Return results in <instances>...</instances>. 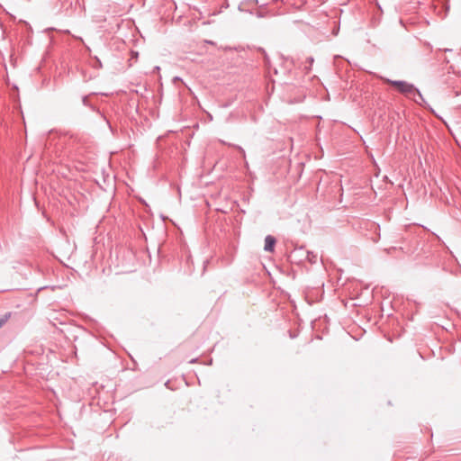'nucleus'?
Wrapping results in <instances>:
<instances>
[{
    "mask_svg": "<svg viewBox=\"0 0 461 461\" xmlns=\"http://www.w3.org/2000/svg\"><path fill=\"white\" fill-rule=\"evenodd\" d=\"M386 82L393 86L397 90L404 95L406 97L413 100L417 104H421L424 101L422 95L412 84L402 80L387 79Z\"/></svg>",
    "mask_w": 461,
    "mask_h": 461,
    "instance_id": "obj_1",
    "label": "nucleus"
},
{
    "mask_svg": "<svg viewBox=\"0 0 461 461\" xmlns=\"http://www.w3.org/2000/svg\"><path fill=\"white\" fill-rule=\"evenodd\" d=\"M276 242V240L275 237H273L271 235H267L265 239L264 249L267 252H273Z\"/></svg>",
    "mask_w": 461,
    "mask_h": 461,
    "instance_id": "obj_2",
    "label": "nucleus"
},
{
    "mask_svg": "<svg viewBox=\"0 0 461 461\" xmlns=\"http://www.w3.org/2000/svg\"><path fill=\"white\" fill-rule=\"evenodd\" d=\"M294 253H305V259H307L310 263H315L317 261V255L310 251H304L303 248L295 249Z\"/></svg>",
    "mask_w": 461,
    "mask_h": 461,
    "instance_id": "obj_3",
    "label": "nucleus"
},
{
    "mask_svg": "<svg viewBox=\"0 0 461 461\" xmlns=\"http://www.w3.org/2000/svg\"><path fill=\"white\" fill-rule=\"evenodd\" d=\"M235 147L237 148V149H238L240 153H242V155H243V156H245V151H244V149H243L240 146H235Z\"/></svg>",
    "mask_w": 461,
    "mask_h": 461,
    "instance_id": "obj_4",
    "label": "nucleus"
},
{
    "mask_svg": "<svg viewBox=\"0 0 461 461\" xmlns=\"http://www.w3.org/2000/svg\"><path fill=\"white\" fill-rule=\"evenodd\" d=\"M83 104H84L85 105H86V104H87V97H86V96L83 97Z\"/></svg>",
    "mask_w": 461,
    "mask_h": 461,
    "instance_id": "obj_5",
    "label": "nucleus"
},
{
    "mask_svg": "<svg viewBox=\"0 0 461 461\" xmlns=\"http://www.w3.org/2000/svg\"><path fill=\"white\" fill-rule=\"evenodd\" d=\"M5 323V320L3 319H0V328L2 327V325Z\"/></svg>",
    "mask_w": 461,
    "mask_h": 461,
    "instance_id": "obj_6",
    "label": "nucleus"
},
{
    "mask_svg": "<svg viewBox=\"0 0 461 461\" xmlns=\"http://www.w3.org/2000/svg\"><path fill=\"white\" fill-rule=\"evenodd\" d=\"M206 42H207L208 44L214 45V42H213V41H206Z\"/></svg>",
    "mask_w": 461,
    "mask_h": 461,
    "instance_id": "obj_7",
    "label": "nucleus"
},
{
    "mask_svg": "<svg viewBox=\"0 0 461 461\" xmlns=\"http://www.w3.org/2000/svg\"><path fill=\"white\" fill-rule=\"evenodd\" d=\"M309 62L312 63L313 62V59L312 58H309Z\"/></svg>",
    "mask_w": 461,
    "mask_h": 461,
    "instance_id": "obj_8",
    "label": "nucleus"
}]
</instances>
